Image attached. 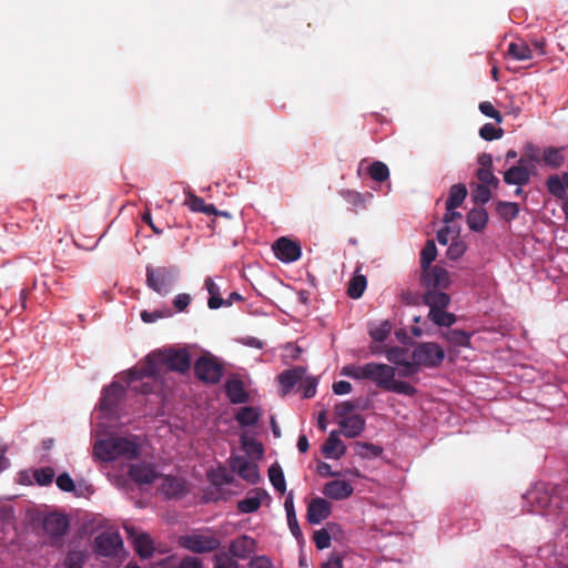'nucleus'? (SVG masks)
<instances>
[{
    "label": "nucleus",
    "mask_w": 568,
    "mask_h": 568,
    "mask_svg": "<svg viewBox=\"0 0 568 568\" xmlns=\"http://www.w3.org/2000/svg\"><path fill=\"white\" fill-rule=\"evenodd\" d=\"M185 374L191 367V356L186 348L168 347L151 352L143 362L126 373L128 384L141 381L144 377L156 378L161 368Z\"/></svg>",
    "instance_id": "f257e3e1"
},
{
    "label": "nucleus",
    "mask_w": 568,
    "mask_h": 568,
    "mask_svg": "<svg viewBox=\"0 0 568 568\" xmlns=\"http://www.w3.org/2000/svg\"><path fill=\"white\" fill-rule=\"evenodd\" d=\"M94 454L102 460L111 462L118 458L135 459L140 455V446L134 439L110 437L97 442Z\"/></svg>",
    "instance_id": "f03ea898"
},
{
    "label": "nucleus",
    "mask_w": 568,
    "mask_h": 568,
    "mask_svg": "<svg viewBox=\"0 0 568 568\" xmlns=\"http://www.w3.org/2000/svg\"><path fill=\"white\" fill-rule=\"evenodd\" d=\"M175 282L173 267L151 265L146 266V285L160 295L169 294Z\"/></svg>",
    "instance_id": "7ed1b4c3"
},
{
    "label": "nucleus",
    "mask_w": 568,
    "mask_h": 568,
    "mask_svg": "<svg viewBox=\"0 0 568 568\" xmlns=\"http://www.w3.org/2000/svg\"><path fill=\"white\" fill-rule=\"evenodd\" d=\"M194 374L200 381L215 385L222 379L224 367L216 357L206 354L194 363Z\"/></svg>",
    "instance_id": "20e7f679"
},
{
    "label": "nucleus",
    "mask_w": 568,
    "mask_h": 568,
    "mask_svg": "<svg viewBox=\"0 0 568 568\" xmlns=\"http://www.w3.org/2000/svg\"><path fill=\"white\" fill-rule=\"evenodd\" d=\"M445 358V352L437 343L424 342L417 344L412 353V359L417 364L428 368H435L442 365Z\"/></svg>",
    "instance_id": "39448f33"
},
{
    "label": "nucleus",
    "mask_w": 568,
    "mask_h": 568,
    "mask_svg": "<svg viewBox=\"0 0 568 568\" xmlns=\"http://www.w3.org/2000/svg\"><path fill=\"white\" fill-rule=\"evenodd\" d=\"M179 544L181 547L192 552L205 554L216 550L220 547L221 541L214 535L192 532L181 536L179 538Z\"/></svg>",
    "instance_id": "423d86ee"
},
{
    "label": "nucleus",
    "mask_w": 568,
    "mask_h": 568,
    "mask_svg": "<svg viewBox=\"0 0 568 568\" xmlns=\"http://www.w3.org/2000/svg\"><path fill=\"white\" fill-rule=\"evenodd\" d=\"M93 550L100 557H119L123 551L122 537L116 531H102L94 538Z\"/></svg>",
    "instance_id": "0eeeda50"
},
{
    "label": "nucleus",
    "mask_w": 568,
    "mask_h": 568,
    "mask_svg": "<svg viewBox=\"0 0 568 568\" xmlns=\"http://www.w3.org/2000/svg\"><path fill=\"white\" fill-rule=\"evenodd\" d=\"M125 395V388L119 382H112L106 386L100 398L99 408L106 416H114Z\"/></svg>",
    "instance_id": "6e6552de"
},
{
    "label": "nucleus",
    "mask_w": 568,
    "mask_h": 568,
    "mask_svg": "<svg viewBox=\"0 0 568 568\" xmlns=\"http://www.w3.org/2000/svg\"><path fill=\"white\" fill-rule=\"evenodd\" d=\"M419 281L425 290H446L450 285L449 272L440 265L422 270Z\"/></svg>",
    "instance_id": "1a4fd4ad"
},
{
    "label": "nucleus",
    "mask_w": 568,
    "mask_h": 568,
    "mask_svg": "<svg viewBox=\"0 0 568 568\" xmlns=\"http://www.w3.org/2000/svg\"><path fill=\"white\" fill-rule=\"evenodd\" d=\"M124 530L141 558L146 559L153 555V540L148 534L138 532L132 525H124Z\"/></svg>",
    "instance_id": "9d476101"
},
{
    "label": "nucleus",
    "mask_w": 568,
    "mask_h": 568,
    "mask_svg": "<svg viewBox=\"0 0 568 568\" xmlns=\"http://www.w3.org/2000/svg\"><path fill=\"white\" fill-rule=\"evenodd\" d=\"M396 371L393 366L382 363H368L367 379L374 382L376 386L386 390Z\"/></svg>",
    "instance_id": "9b49d317"
},
{
    "label": "nucleus",
    "mask_w": 568,
    "mask_h": 568,
    "mask_svg": "<svg viewBox=\"0 0 568 568\" xmlns=\"http://www.w3.org/2000/svg\"><path fill=\"white\" fill-rule=\"evenodd\" d=\"M275 256L285 263L295 262L301 257L302 250L297 242L280 237L273 245Z\"/></svg>",
    "instance_id": "f8f14e48"
},
{
    "label": "nucleus",
    "mask_w": 568,
    "mask_h": 568,
    "mask_svg": "<svg viewBox=\"0 0 568 568\" xmlns=\"http://www.w3.org/2000/svg\"><path fill=\"white\" fill-rule=\"evenodd\" d=\"M230 465L232 470L247 483L256 484L260 480L257 465L247 460L244 456L232 457Z\"/></svg>",
    "instance_id": "ddd939ff"
},
{
    "label": "nucleus",
    "mask_w": 568,
    "mask_h": 568,
    "mask_svg": "<svg viewBox=\"0 0 568 568\" xmlns=\"http://www.w3.org/2000/svg\"><path fill=\"white\" fill-rule=\"evenodd\" d=\"M42 527L44 532L49 535L54 542L65 534L69 527V519L65 515L51 513L44 517Z\"/></svg>",
    "instance_id": "4468645a"
},
{
    "label": "nucleus",
    "mask_w": 568,
    "mask_h": 568,
    "mask_svg": "<svg viewBox=\"0 0 568 568\" xmlns=\"http://www.w3.org/2000/svg\"><path fill=\"white\" fill-rule=\"evenodd\" d=\"M331 513V503L324 498L315 497L310 501L307 506L306 518L310 524L318 525L328 518Z\"/></svg>",
    "instance_id": "2eb2a0df"
},
{
    "label": "nucleus",
    "mask_w": 568,
    "mask_h": 568,
    "mask_svg": "<svg viewBox=\"0 0 568 568\" xmlns=\"http://www.w3.org/2000/svg\"><path fill=\"white\" fill-rule=\"evenodd\" d=\"M322 493L329 499L344 500L353 495L354 488L348 481L336 479L326 483Z\"/></svg>",
    "instance_id": "dca6fc26"
},
{
    "label": "nucleus",
    "mask_w": 568,
    "mask_h": 568,
    "mask_svg": "<svg viewBox=\"0 0 568 568\" xmlns=\"http://www.w3.org/2000/svg\"><path fill=\"white\" fill-rule=\"evenodd\" d=\"M530 180V172L528 168L525 165V159H520L518 165H514L509 168L504 173V181L507 184L514 185H525Z\"/></svg>",
    "instance_id": "f3484780"
},
{
    "label": "nucleus",
    "mask_w": 568,
    "mask_h": 568,
    "mask_svg": "<svg viewBox=\"0 0 568 568\" xmlns=\"http://www.w3.org/2000/svg\"><path fill=\"white\" fill-rule=\"evenodd\" d=\"M161 491L168 498H180L187 493L186 481L175 476H164Z\"/></svg>",
    "instance_id": "a211bd4d"
},
{
    "label": "nucleus",
    "mask_w": 568,
    "mask_h": 568,
    "mask_svg": "<svg viewBox=\"0 0 568 568\" xmlns=\"http://www.w3.org/2000/svg\"><path fill=\"white\" fill-rule=\"evenodd\" d=\"M129 475L138 484H151L159 476L155 468L145 463L131 465Z\"/></svg>",
    "instance_id": "6ab92c4d"
},
{
    "label": "nucleus",
    "mask_w": 568,
    "mask_h": 568,
    "mask_svg": "<svg viewBox=\"0 0 568 568\" xmlns=\"http://www.w3.org/2000/svg\"><path fill=\"white\" fill-rule=\"evenodd\" d=\"M225 393L232 404H243L248 400V394L244 389L243 381L239 377H231L226 381Z\"/></svg>",
    "instance_id": "aec40b11"
},
{
    "label": "nucleus",
    "mask_w": 568,
    "mask_h": 568,
    "mask_svg": "<svg viewBox=\"0 0 568 568\" xmlns=\"http://www.w3.org/2000/svg\"><path fill=\"white\" fill-rule=\"evenodd\" d=\"M306 369L302 366H295L286 369L278 375L283 395H286L298 382L303 381Z\"/></svg>",
    "instance_id": "412c9836"
},
{
    "label": "nucleus",
    "mask_w": 568,
    "mask_h": 568,
    "mask_svg": "<svg viewBox=\"0 0 568 568\" xmlns=\"http://www.w3.org/2000/svg\"><path fill=\"white\" fill-rule=\"evenodd\" d=\"M547 191L558 200H566L568 190V173L561 176L558 174L549 175L546 180Z\"/></svg>",
    "instance_id": "4be33fe9"
},
{
    "label": "nucleus",
    "mask_w": 568,
    "mask_h": 568,
    "mask_svg": "<svg viewBox=\"0 0 568 568\" xmlns=\"http://www.w3.org/2000/svg\"><path fill=\"white\" fill-rule=\"evenodd\" d=\"M422 300L429 310L435 311L446 308L450 303V296L443 290H425Z\"/></svg>",
    "instance_id": "5701e85b"
},
{
    "label": "nucleus",
    "mask_w": 568,
    "mask_h": 568,
    "mask_svg": "<svg viewBox=\"0 0 568 568\" xmlns=\"http://www.w3.org/2000/svg\"><path fill=\"white\" fill-rule=\"evenodd\" d=\"M266 496L267 493L264 489L256 488L237 503V510L242 514L255 513L261 507L262 498Z\"/></svg>",
    "instance_id": "b1692460"
},
{
    "label": "nucleus",
    "mask_w": 568,
    "mask_h": 568,
    "mask_svg": "<svg viewBox=\"0 0 568 568\" xmlns=\"http://www.w3.org/2000/svg\"><path fill=\"white\" fill-rule=\"evenodd\" d=\"M255 548V541L248 536H241L234 539L230 545V554L233 557L245 559Z\"/></svg>",
    "instance_id": "393cba45"
},
{
    "label": "nucleus",
    "mask_w": 568,
    "mask_h": 568,
    "mask_svg": "<svg viewBox=\"0 0 568 568\" xmlns=\"http://www.w3.org/2000/svg\"><path fill=\"white\" fill-rule=\"evenodd\" d=\"M338 425L347 438H354L364 430L365 419L361 415L355 414L339 419Z\"/></svg>",
    "instance_id": "a878e982"
},
{
    "label": "nucleus",
    "mask_w": 568,
    "mask_h": 568,
    "mask_svg": "<svg viewBox=\"0 0 568 568\" xmlns=\"http://www.w3.org/2000/svg\"><path fill=\"white\" fill-rule=\"evenodd\" d=\"M565 146L556 148V146H548L545 148L541 151V162H544L545 165L551 168V169H559L564 165L566 158H565Z\"/></svg>",
    "instance_id": "bb28decb"
},
{
    "label": "nucleus",
    "mask_w": 568,
    "mask_h": 568,
    "mask_svg": "<svg viewBox=\"0 0 568 568\" xmlns=\"http://www.w3.org/2000/svg\"><path fill=\"white\" fill-rule=\"evenodd\" d=\"M322 452L326 457L341 458L345 452L346 447L343 442L339 439L338 433L336 430L331 432L328 438L325 440Z\"/></svg>",
    "instance_id": "cd10ccee"
},
{
    "label": "nucleus",
    "mask_w": 568,
    "mask_h": 568,
    "mask_svg": "<svg viewBox=\"0 0 568 568\" xmlns=\"http://www.w3.org/2000/svg\"><path fill=\"white\" fill-rule=\"evenodd\" d=\"M284 508H285V511H286V517H287V525H288V528L292 532V535L297 539H302L303 537V534H302V530L300 528V525H298V521H297V517H296V513H295V508H294V495H293V491H290L285 498V503H284Z\"/></svg>",
    "instance_id": "c85d7f7f"
},
{
    "label": "nucleus",
    "mask_w": 568,
    "mask_h": 568,
    "mask_svg": "<svg viewBox=\"0 0 568 568\" xmlns=\"http://www.w3.org/2000/svg\"><path fill=\"white\" fill-rule=\"evenodd\" d=\"M488 222V213L484 207H475L467 214L468 227L474 232L483 231Z\"/></svg>",
    "instance_id": "c756f323"
},
{
    "label": "nucleus",
    "mask_w": 568,
    "mask_h": 568,
    "mask_svg": "<svg viewBox=\"0 0 568 568\" xmlns=\"http://www.w3.org/2000/svg\"><path fill=\"white\" fill-rule=\"evenodd\" d=\"M507 54L508 57L517 61H527L532 59L531 49L523 40L510 42L508 45Z\"/></svg>",
    "instance_id": "7c9ffc66"
},
{
    "label": "nucleus",
    "mask_w": 568,
    "mask_h": 568,
    "mask_svg": "<svg viewBox=\"0 0 568 568\" xmlns=\"http://www.w3.org/2000/svg\"><path fill=\"white\" fill-rule=\"evenodd\" d=\"M205 287L210 294L207 306L211 310L220 308L224 305V298L221 297V288L211 277H206L204 281Z\"/></svg>",
    "instance_id": "2f4dec72"
},
{
    "label": "nucleus",
    "mask_w": 568,
    "mask_h": 568,
    "mask_svg": "<svg viewBox=\"0 0 568 568\" xmlns=\"http://www.w3.org/2000/svg\"><path fill=\"white\" fill-rule=\"evenodd\" d=\"M467 196V189L465 184L458 183L454 184L449 189V195L446 200V209H456L459 207L464 200Z\"/></svg>",
    "instance_id": "473e14b6"
},
{
    "label": "nucleus",
    "mask_w": 568,
    "mask_h": 568,
    "mask_svg": "<svg viewBox=\"0 0 568 568\" xmlns=\"http://www.w3.org/2000/svg\"><path fill=\"white\" fill-rule=\"evenodd\" d=\"M428 320L432 321L437 326H445L450 327L454 325L457 321V317L455 314L446 312L445 308L440 310H429Z\"/></svg>",
    "instance_id": "72a5a7b5"
},
{
    "label": "nucleus",
    "mask_w": 568,
    "mask_h": 568,
    "mask_svg": "<svg viewBox=\"0 0 568 568\" xmlns=\"http://www.w3.org/2000/svg\"><path fill=\"white\" fill-rule=\"evenodd\" d=\"M355 453L361 458L371 459L379 457L383 454V448L371 443L357 442L355 443Z\"/></svg>",
    "instance_id": "f704fd0d"
},
{
    "label": "nucleus",
    "mask_w": 568,
    "mask_h": 568,
    "mask_svg": "<svg viewBox=\"0 0 568 568\" xmlns=\"http://www.w3.org/2000/svg\"><path fill=\"white\" fill-rule=\"evenodd\" d=\"M437 256V248L434 240H427L426 244L424 245L420 257H419V264L420 270L427 268L432 266V263L435 261Z\"/></svg>",
    "instance_id": "c9c22d12"
},
{
    "label": "nucleus",
    "mask_w": 568,
    "mask_h": 568,
    "mask_svg": "<svg viewBox=\"0 0 568 568\" xmlns=\"http://www.w3.org/2000/svg\"><path fill=\"white\" fill-rule=\"evenodd\" d=\"M260 414L255 407H242L236 414V420L241 426H252L257 423Z\"/></svg>",
    "instance_id": "e433bc0d"
},
{
    "label": "nucleus",
    "mask_w": 568,
    "mask_h": 568,
    "mask_svg": "<svg viewBox=\"0 0 568 568\" xmlns=\"http://www.w3.org/2000/svg\"><path fill=\"white\" fill-rule=\"evenodd\" d=\"M496 211L500 215V217L509 222L518 216L519 205L515 202L499 201L497 203Z\"/></svg>",
    "instance_id": "4c0bfd02"
},
{
    "label": "nucleus",
    "mask_w": 568,
    "mask_h": 568,
    "mask_svg": "<svg viewBox=\"0 0 568 568\" xmlns=\"http://www.w3.org/2000/svg\"><path fill=\"white\" fill-rule=\"evenodd\" d=\"M268 477L273 487L281 494H284L286 490V483L283 470L277 464H274L268 468Z\"/></svg>",
    "instance_id": "58836bf2"
},
{
    "label": "nucleus",
    "mask_w": 568,
    "mask_h": 568,
    "mask_svg": "<svg viewBox=\"0 0 568 568\" xmlns=\"http://www.w3.org/2000/svg\"><path fill=\"white\" fill-rule=\"evenodd\" d=\"M367 285L366 277L364 275H355L348 283L347 294L352 298H359Z\"/></svg>",
    "instance_id": "ea45409f"
},
{
    "label": "nucleus",
    "mask_w": 568,
    "mask_h": 568,
    "mask_svg": "<svg viewBox=\"0 0 568 568\" xmlns=\"http://www.w3.org/2000/svg\"><path fill=\"white\" fill-rule=\"evenodd\" d=\"M369 176L376 182H385L389 178L388 166L381 161H375L368 168Z\"/></svg>",
    "instance_id": "a19ab883"
},
{
    "label": "nucleus",
    "mask_w": 568,
    "mask_h": 568,
    "mask_svg": "<svg viewBox=\"0 0 568 568\" xmlns=\"http://www.w3.org/2000/svg\"><path fill=\"white\" fill-rule=\"evenodd\" d=\"M443 336L453 345L467 346L469 345L470 334L463 329H449Z\"/></svg>",
    "instance_id": "79ce46f5"
},
{
    "label": "nucleus",
    "mask_w": 568,
    "mask_h": 568,
    "mask_svg": "<svg viewBox=\"0 0 568 568\" xmlns=\"http://www.w3.org/2000/svg\"><path fill=\"white\" fill-rule=\"evenodd\" d=\"M242 447H243L244 452L247 455H250L251 457H254L256 459H260L263 457V454H264L263 445L254 438L243 437L242 438Z\"/></svg>",
    "instance_id": "37998d69"
},
{
    "label": "nucleus",
    "mask_w": 568,
    "mask_h": 568,
    "mask_svg": "<svg viewBox=\"0 0 568 568\" xmlns=\"http://www.w3.org/2000/svg\"><path fill=\"white\" fill-rule=\"evenodd\" d=\"M386 390L410 397L417 393L414 386L403 381H396L395 377L392 379Z\"/></svg>",
    "instance_id": "c03bdc74"
},
{
    "label": "nucleus",
    "mask_w": 568,
    "mask_h": 568,
    "mask_svg": "<svg viewBox=\"0 0 568 568\" xmlns=\"http://www.w3.org/2000/svg\"><path fill=\"white\" fill-rule=\"evenodd\" d=\"M368 363L362 366L346 365L342 368V375L354 379H367Z\"/></svg>",
    "instance_id": "a18cd8bd"
},
{
    "label": "nucleus",
    "mask_w": 568,
    "mask_h": 568,
    "mask_svg": "<svg viewBox=\"0 0 568 568\" xmlns=\"http://www.w3.org/2000/svg\"><path fill=\"white\" fill-rule=\"evenodd\" d=\"M213 564L214 568H239L234 557L225 551L216 552L213 557Z\"/></svg>",
    "instance_id": "49530a36"
},
{
    "label": "nucleus",
    "mask_w": 568,
    "mask_h": 568,
    "mask_svg": "<svg viewBox=\"0 0 568 568\" xmlns=\"http://www.w3.org/2000/svg\"><path fill=\"white\" fill-rule=\"evenodd\" d=\"M476 176L480 181L479 185L493 186L495 189L499 185V180L494 175L491 169L479 168Z\"/></svg>",
    "instance_id": "de8ad7c7"
},
{
    "label": "nucleus",
    "mask_w": 568,
    "mask_h": 568,
    "mask_svg": "<svg viewBox=\"0 0 568 568\" xmlns=\"http://www.w3.org/2000/svg\"><path fill=\"white\" fill-rule=\"evenodd\" d=\"M392 325L388 321L382 322L378 326L369 329V335L375 342H384L390 334Z\"/></svg>",
    "instance_id": "09e8293b"
},
{
    "label": "nucleus",
    "mask_w": 568,
    "mask_h": 568,
    "mask_svg": "<svg viewBox=\"0 0 568 568\" xmlns=\"http://www.w3.org/2000/svg\"><path fill=\"white\" fill-rule=\"evenodd\" d=\"M503 134L504 130L501 128H496L491 123H485L479 130L480 138L486 141L500 139Z\"/></svg>",
    "instance_id": "8fccbe9b"
},
{
    "label": "nucleus",
    "mask_w": 568,
    "mask_h": 568,
    "mask_svg": "<svg viewBox=\"0 0 568 568\" xmlns=\"http://www.w3.org/2000/svg\"><path fill=\"white\" fill-rule=\"evenodd\" d=\"M385 355L388 362L399 366L406 359L407 349L393 346L386 349Z\"/></svg>",
    "instance_id": "3c124183"
},
{
    "label": "nucleus",
    "mask_w": 568,
    "mask_h": 568,
    "mask_svg": "<svg viewBox=\"0 0 568 568\" xmlns=\"http://www.w3.org/2000/svg\"><path fill=\"white\" fill-rule=\"evenodd\" d=\"M471 199L476 204H485L491 199V192L488 186L477 184L471 192Z\"/></svg>",
    "instance_id": "603ef678"
},
{
    "label": "nucleus",
    "mask_w": 568,
    "mask_h": 568,
    "mask_svg": "<svg viewBox=\"0 0 568 568\" xmlns=\"http://www.w3.org/2000/svg\"><path fill=\"white\" fill-rule=\"evenodd\" d=\"M33 477L40 486H47L52 483L54 478V470L51 467L36 469Z\"/></svg>",
    "instance_id": "864d4df0"
},
{
    "label": "nucleus",
    "mask_w": 568,
    "mask_h": 568,
    "mask_svg": "<svg viewBox=\"0 0 568 568\" xmlns=\"http://www.w3.org/2000/svg\"><path fill=\"white\" fill-rule=\"evenodd\" d=\"M520 159H525V164L529 161V162H536V163H540L541 162V152L540 150L531 144V143H527L524 148V155L520 158Z\"/></svg>",
    "instance_id": "5fc2aeb1"
},
{
    "label": "nucleus",
    "mask_w": 568,
    "mask_h": 568,
    "mask_svg": "<svg viewBox=\"0 0 568 568\" xmlns=\"http://www.w3.org/2000/svg\"><path fill=\"white\" fill-rule=\"evenodd\" d=\"M479 111L488 118L494 119L497 123H501V113L489 102L483 101L479 103Z\"/></svg>",
    "instance_id": "6e6d98bb"
},
{
    "label": "nucleus",
    "mask_w": 568,
    "mask_h": 568,
    "mask_svg": "<svg viewBox=\"0 0 568 568\" xmlns=\"http://www.w3.org/2000/svg\"><path fill=\"white\" fill-rule=\"evenodd\" d=\"M313 539L318 549H325L331 546V535L325 528L316 530Z\"/></svg>",
    "instance_id": "4d7b16f0"
},
{
    "label": "nucleus",
    "mask_w": 568,
    "mask_h": 568,
    "mask_svg": "<svg viewBox=\"0 0 568 568\" xmlns=\"http://www.w3.org/2000/svg\"><path fill=\"white\" fill-rule=\"evenodd\" d=\"M356 409L354 402L346 400L335 406V414L339 419L352 416L351 414Z\"/></svg>",
    "instance_id": "13d9d810"
},
{
    "label": "nucleus",
    "mask_w": 568,
    "mask_h": 568,
    "mask_svg": "<svg viewBox=\"0 0 568 568\" xmlns=\"http://www.w3.org/2000/svg\"><path fill=\"white\" fill-rule=\"evenodd\" d=\"M301 382H302L301 388L303 390V397L304 398L314 397L316 394V386H317L316 378L307 377V378H303V381H301Z\"/></svg>",
    "instance_id": "bf43d9fd"
},
{
    "label": "nucleus",
    "mask_w": 568,
    "mask_h": 568,
    "mask_svg": "<svg viewBox=\"0 0 568 568\" xmlns=\"http://www.w3.org/2000/svg\"><path fill=\"white\" fill-rule=\"evenodd\" d=\"M466 251V244L463 241L453 242L447 250V257L449 260H458Z\"/></svg>",
    "instance_id": "052dcab7"
},
{
    "label": "nucleus",
    "mask_w": 568,
    "mask_h": 568,
    "mask_svg": "<svg viewBox=\"0 0 568 568\" xmlns=\"http://www.w3.org/2000/svg\"><path fill=\"white\" fill-rule=\"evenodd\" d=\"M420 365L416 363V361H412V362H408L407 359L404 361V363H402L399 365V371H398V375L400 377H410L413 375H415L417 372H418V367Z\"/></svg>",
    "instance_id": "680f3d73"
},
{
    "label": "nucleus",
    "mask_w": 568,
    "mask_h": 568,
    "mask_svg": "<svg viewBox=\"0 0 568 568\" xmlns=\"http://www.w3.org/2000/svg\"><path fill=\"white\" fill-rule=\"evenodd\" d=\"M92 486L83 478L73 481V495L87 497L92 494Z\"/></svg>",
    "instance_id": "e2e57ef3"
},
{
    "label": "nucleus",
    "mask_w": 568,
    "mask_h": 568,
    "mask_svg": "<svg viewBox=\"0 0 568 568\" xmlns=\"http://www.w3.org/2000/svg\"><path fill=\"white\" fill-rule=\"evenodd\" d=\"M185 204L190 207L191 211L202 213L205 202L202 197L189 193L185 199Z\"/></svg>",
    "instance_id": "0e129e2a"
},
{
    "label": "nucleus",
    "mask_w": 568,
    "mask_h": 568,
    "mask_svg": "<svg viewBox=\"0 0 568 568\" xmlns=\"http://www.w3.org/2000/svg\"><path fill=\"white\" fill-rule=\"evenodd\" d=\"M191 303V296L186 293L178 294L173 300L174 307L182 312L184 311Z\"/></svg>",
    "instance_id": "69168bd1"
},
{
    "label": "nucleus",
    "mask_w": 568,
    "mask_h": 568,
    "mask_svg": "<svg viewBox=\"0 0 568 568\" xmlns=\"http://www.w3.org/2000/svg\"><path fill=\"white\" fill-rule=\"evenodd\" d=\"M178 568H203V565L200 558L186 556L180 561Z\"/></svg>",
    "instance_id": "338daca9"
},
{
    "label": "nucleus",
    "mask_w": 568,
    "mask_h": 568,
    "mask_svg": "<svg viewBox=\"0 0 568 568\" xmlns=\"http://www.w3.org/2000/svg\"><path fill=\"white\" fill-rule=\"evenodd\" d=\"M250 568H272V562L267 557L258 556L251 560Z\"/></svg>",
    "instance_id": "774afa93"
}]
</instances>
